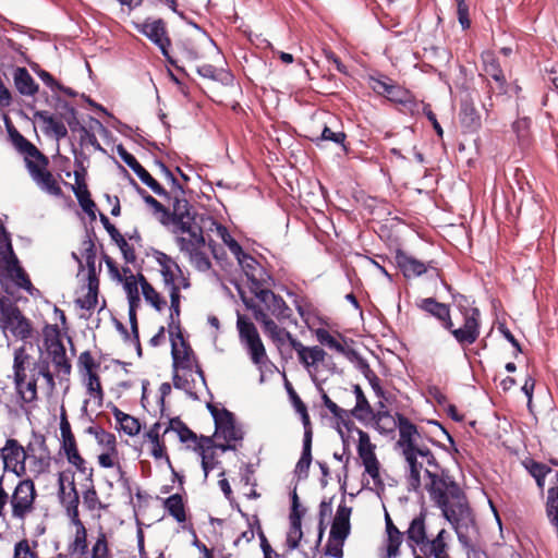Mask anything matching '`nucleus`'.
<instances>
[{
	"label": "nucleus",
	"instance_id": "f257e3e1",
	"mask_svg": "<svg viewBox=\"0 0 558 558\" xmlns=\"http://www.w3.org/2000/svg\"><path fill=\"white\" fill-rule=\"evenodd\" d=\"M392 422L399 430V439L396 445L401 449L408 465L405 474L408 490L423 494L421 472L425 464L424 489L456 531L460 544L470 548L471 541L468 531L470 526H474L475 520L465 494L448 472L441 469L433 452L420 444L422 434L412 421Z\"/></svg>",
	"mask_w": 558,
	"mask_h": 558
},
{
	"label": "nucleus",
	"instance_id": "f03ea898",
	"mask_svg": "<svg viewBox=\"0 0 558 558\" xmlns=\"http://www.w3.org/2000/svg\"><path fill=\"white\" fill-rule=\"evenodd\" d=\"M452 296L459 313L463 317V325L458 328L453 324L449 304L438 302L435 298L430 296L416 301V307L427 316L435 318L462 348H465L473 344L480 337L481 312L477 307L473 306V302L465 295L458 293Z\"/></svg>",
	"mask_w": 558,
	"mask_h": 558
},
{
	"label": "nucleus",
	"instance_id": "7ed1b4c3",
	"mask_svg": "<svg viewBox=\"0 0 558 558\" xmlns=\"http://www.w3.org/2000/svg\"><path fill=\"white\" fill-rule=\"evenodd\" d=\"M0 266L1 274L4 277V286H1V289L4 293L12 295L13 292L11 290L10 282L20 289L25 290L31 295H34V292L37 291L33 286L27 272L22 267L11 242L10 233H5L0 235Z\"/></svg>",
	"mask_w": 558,
	"mask_h": 558
},
{
	"label": "nucleus",
	"instance_id": "20e7f679",
	"mask_svg": "<svg viewBox=\"0 0 558 558\" xmlns=\"http://www.w3.org/2000/svg\"><path fill=\"white\" fill-rule=\"evenodd\" d=\"M32 364L33 359L24 347L14 351V385L21 400L28 405L25 409L26 414H28V410L37 401V376L33 377L31 375L29 368H32Z\"/></svg>",
	"mask_w": 558,
	"mask_h": 558
},
{
	"label": "nucleus",
	"instance_id": "39448f33",
	"mask_svg": "<svg viewBox=\"0 0 558 558\" xmlns=\"http://www.w3.org/2000/svg\"><path fill=\"white\" fill-rule=\"evenodd\" d=\"M236 327L240 341L246 348L253 364L262 367L269 362L265 345L255 325L250 319L240 315L236 320Z\"/></svg>",
	"mask_w": 558,
	"mask_h": 558
},
{
	"label": "nucleus",
	"instance_id": "423d86ee",
	"mask_svg": "<svg viewBox=\"0 0 558 558\" xmlns=\"http://www.w3.org/2000/svg\"><path fill=\"white\" fill-rule=\"evenodd\" d=\"M35 484L32 480H23L15 487L11 496L12 517L24 521L35 509Z\"/></svg>",
	"mask_w": 558,
	"mask_h": 558
},
{
	"label": "nucleus",
	"instance_id": "0eeeda50",
	"mask_svg": "<svg viewBox=\"0 0 558 558\" xmlns=\"http://www.w3.org/2000/svg\"><path fill=\"white\" fill-rule=\"evenodd\" d=\"M395 262L403 277L407 279L420 277L427 271H430V276H434L435 278H441V269L436 267V263L434 260L424 263L401 248L396 251Z\"/></svg>",
	"mask_w": 558,
	"mask_h": 558
},
{
	"label": "nucleus",
	"instance_id": "6e6552de",
	"mask_svg": "<svg viewBox=\"0 0 558 558\" xmlns=\"http://www.w3.org/2000/svg\"><path fill=\"white\" fill-rule=\"evenodd\" d=\"M58 498L60 504L64 507L70 520L80 523V496L75 487L73 475L66 472H60L58 474Z\"/></svg>",
	"mask_w": 558,
	"mask_h": 558
},
{
	"label": "nucleus",
	"instance_id": "1a4fd4ad",
	"mask_svg": "<svg viewBox=\"0 0 558 558\" xmlns=\"http://www.w3.org/2000/svg\"><path fill=\"white\" fill-rule=\"evenodd\" d=\"M32 450L33 449L31 445H28L27 448L25 449L19 445L17 440L8 439L5 447L2 450V460L4 469L12 471L17 476L24 475L26 472V459L34 458V456L31 454Z\"/></svg>",
	"mask_w": 558,
	"mask_h": 558
},
{
	"label": "nucleus",
	"instance_id": "9d476101",
	"mask_svg": "<svg viewBox=\"0 0 558 558\" xmlns=\"http://www.w3.org/2000/svg\"><path fill=\"white\" fill-rule=\"evenodd\" d=\"M48 165L49 162L44 163L43 160L25 158V166L36 184L48 194L60 197L62 195V189L52 173L47 170Z\"/></svg>",
	"mask_w": 558,
	"mask_h": 558
},
{
	"label": "nucleus",
	"instance_id": "9b49d317",
	"mask_svg": "<svg viewBox=\"0 0 558 558\" xmlns=\"http://www.w3.org/2000/svg\"><path fill=\"white\" fill-rule=\"evenodd\" d=\"M238 262L247 277V280L251 282L252 293L255 294L257 290L270 286L272 281L271 276L252 255H242V258Z\"/></svg>",
	"mask_w": 558,
	"mask_h": 558
},
{
	"label": "nucleus",
	"instance_id": "f8f14e48",
	"mask_svg": "<svg viewBox=\"0 0 558 558\" xmlns=\"http://www.w3.org/2000/svg\"><path fill=\"white\" fill-rule=\"evenodd\" d=\"M305 509L301 508L299 496L294 489L291 495V511L289 514V530L286 538V546L289 551L296 549L303 537L302 518Z\"/></svg>",
	"mask_w": 558,
	"mask_h": 558
},
{
	"label": "nucleus",
	"instance_id": "ddd939ff",
	"mask_svg": "<svg viewBox=\"0 0 558 558\" xmlns=\"http://www.w3.org/2000/svg\"><path fill=\"white\" fill-rule=\"evenodd\" d=\"M117 153L120 158L135 172L140 180L146 184L155 194L162 197H169V192H167L163 186L150 175V173L137 161V159L131 153L126 150L122 144L117 146Z\"/></svg>",
	"mask_w": 558,
	"mask_h": 558
},
{
	"label": "nucleus",
	"instance_id": "4468645a",
	"mask_svg": "<svg viewBox=\"0 0 558 558\" xmlns=\"http://www.w3.org/2000/svg\"><path fill=\"white\" fill-rule=\"evenodd\" d=\"M134 26L138 33L151 40L161 52H165L166 47L171 46L163 20L157 19L151 21L147 19L142 23H134Z\"/></svg>",
	"mask_w": 558,
	"mask_h": 558
},
{
	"label": "nucleus",
	"instance_id": "2eb2a0df",
	"mask_svg": "<svg viewBox=\"0 0 558 558\" xmlns=\"http://www.w3.org/2000/svg\"><path fill=\"white\" fill-rule=\"evenodd\" d=\"M215 434L217 440L222 439L226 444L217 442L216 448L222 451L235 450V445L232 442L241 441L243 439V430L235 424L236 421H214Z\"/></svg>",
	"mask_w": 558,
	"mask_h": 558
},
{
	"label": "nucleus",
	"instance_id": "dca6fc26",
	"mask_svg": "<svg viewBox=\"0 0 558 558\" xmlns=\"http://www.w3.org/2000/svg\"><path fill=\"white\" fill-rule=\"evenodd\" d=\"M5 129L9 135V138L15 149L25 155V158H29L32 160H43L44 163H48L49 159L46 155H44L33 143H31L26 137H24L13 125L9 118L4 119Z\"/></svg>",
	"mask_w": 558,
	"mask_h": 558
},
{
	"label": "nucleus",
	"instance_id": "f3484780",
	"mask_svg": "<svg viewBox=\"0 0 558 558\" xmlns=\"http://www.w3.org/2000/svg\"><path fill=\"white\" fill-rule=\"evenodd\" d=\"M255 296L265 304L267 311H269L278 320L291 318L292 310L288 306L286 301L280 295L274 293L269 287L257 290Z\"/></svg>",
	"mask_w": 558,
	"mask_h": 558
},
{
	"label": "nucleus",
	"instance_id": "a211bd4d",
	"mask_svg": "<svg viewBox=\"0 0 558 558\" xmlns=\"http://www.w3.org/2000/svg\"><path fill=\"white\" fill-rule=\"evenodd\" d=\"M7 316L1 317V328L10 330L19 339L25 340L32 336V326L29 320L23 316L20 308H10Z\"/></svg>",
	"mask_w": 558,
	"mask_h": 558
},
{
	"label": "nucleus",
	"instance_id": "6ab92c4d",
	"mask_svg": "<svg viewBox=\"0 0 558 558\" xmlns=\"http://www.w3.org/2000/svg\"><path fill=\"white\" fill-rule=\"evenodd\" d=\"M179 228L183 233L189 234V238L179 236L177 239V242L182 252H192L196 248H202L205 245L203 229L196 222L195 218L179 225Z\"/></svg>",
	"mask_w": 558,
	"mask_h": 558
},
{
	"label": "nucleus",
	"instance_id": "aec40b11",
	"mask_svg": "<svg viewBox=\"0 0 558 558\" xmlns=\"http://www.w3.org/2000/svg\"><path fill=\"white\" fill-rule=\"evenodd\" d=\"M304 427L303 448L301 457L295 465L294 473L300 480L307 478L308 470L312 463V441L313 427L312 421H302Z\"/></svg>",
	"mask_w": 558,
	"mask_h": 558
},
{
	"label": "nucleus",
	"instance_id": "412c9836",
	"mask_svg": "<svg viewBox=\"0 0 558 558\" xmlns=\"http://www.w3.org/2000/svg\"><path fill=\"white\" fill-rule=\"evenodd\" d=\"M171 341V355L173 360V367L191 369V356L193 355V350L184 338L183 332L179 335H174V337H170Z\"/></svg>",
	"mask_w": 558,
	"mask_h": 558
},
{
	"label": "nucleus",
	"instance_id": "4be33fe9",
	"mask_svg": "<svg viewBox=\"0 0 558 558\" xmlns=\"http://www.w3.org/2000/svg\"><path fill=\"white\" fill-rule=\"evenodd\" d=\"M425 517V511H421L420 514L410 522L409 529L405 531L407 539L413 549V554H416L415 546L428 543Z\"/></svg>",
	"mask_w": 558,
	"mask_h": 558
},
{
	"label": "nucleus",
	"instance_id": "5701e85b",
	"mask_svg": "<svg viewBox=\"0 0 558 558\" xmlns=\"http://www.w3.org/2000/svg\"><path fill=\"white\" fill-rule=\"evenodd\" d=\"M170 294V314L168 319V332L170 337H174V335H179L183 332V328L181 326L180 315H181V293L180 287H173L169 290Z\"/></svg>",
	"mask_w": 558,
	"mask_h": 558
},
{
	"label": "nucleus",
	"instance_id": "b1692460",
	"mask_svg": "<svg viewBox=\"0 0 558 558\" xmlns=\"http://www.w3.org/2000/svg\"><path fill=\"white\" fill-rule=\"evenodd\" d=\"M154 256H155L156 262L161 267L160 272H161L165 286L169 290L172 289L173 287H180L175 282V275H174V270L182 274L179 265L163 252L155 251Z\"/></svg>",
	"mask_w": 558,
	"mask_h": 558
},
{
	"label": "nucleus",
	"instance_id": "393cba45",
	"mask_svg": "<svg viewBox=\"0 0 558 558\" xmlns=\"http://www.w3.org/2000/svg\"><path fill=\"white\" fill-rule=\"evenodd\" d=\"M374 85L373 89L385 97H387L390 101L399 104L404 95H407L408 89L401 87L400 85L393 83L390 78H373Z\"/></svg>",
	"mask_w": 558,
	"mask_h": 558
},
{
	"label": "nucleus",
	"instance_id": "a878e982",
	"mask_svg": "<svg viewBox=\"0 0 558 558\" xmlns=\"http://www.w3.org/2000/svg\"><path fill=\"white\" fill-rule=\"evenodd\" d=\"M296 353L300 363L307 369L314 368L317 371V365L325 363V357H327L325 350L318 345L305 347L302 344V348L298 349Z\"/></svg>",
	"mask_w": 558,
	"mask_h": 558
},
{
	"label": "nucleus",
	"instance_id": "bb28decb",
	"mask_svg": "<svg viewBox=\"0 0 558 558\" xmlns=\"http://www.w3.org/2000/svg\"><path fill=\"white\" fill-rule=\"evenodd\" d=\"M546 515L558 534V471L554 472L551 486L547 490Z\"/></svg>",
	"mask_w": 558,
	"mask_h": 558
},
{
	"label": "nucleus",
	"instance_id": "cd10ccee",
	"mask_svg": "<svg viewBox=\"0 0 558 558\" xmlns=\"http://www.w3.org/2000/svg\"><path fill=\"white\" fill-rule=\"evenodd\" d=\"M14 85L20 94L34 96L38 92V84L25 68H16L13 73Z\"/></svg>",
	"mask_w": 558,
	"mask_h": 558
},
{
	"label": "nucleus",
	"instance_id": "c85d7f7f",
	"mask_svg": "<svg viewBox=\"0 0 558 558\" xmlns=\"http://www.w3.org/2000/svg\"><path fill=\"white\" fill-rule=\"evenodd\" d=\"M459 117L462 126L468 131H475L481 128V116L472 101L463 100L461 102Z\"/></svg>",
	"mask_w": 558,
	"mask_h": 558
},
{
	"label": "nucleus",
	"instance_id": "c756f323",
	"mask_svg": "<svg viewBox=\"0 0 558 558\" xmlns=\"http://www.w3.org/2000/svg\"><path fill=\"white\" fill-rule=\"evenodd\" d=\"M386 532H387V556L389 558L397 557L399 547L402 543L403 533L393 524L390 515L386 512Z\"/></svg>",
	"mask_w": 558,
	"mask_h": 558
},
{
	"label": "nucleus",
	"instance_id": "7c9ffc66",
	"mask_svg": "<svg viewBox=\"0 0 558 558\" xmlns=\"http://www.w3.org/2000/svg\"><path fill=\"white\" fill-rule=\"evenodd\" d=\"M484 72L498 84V94L504 95L507 93V80L496 58L488 57L484 60Z\"/></svg>",
	"mask_w": 558,
	"mask_h": 558
},
{
	"label": "nucleus",
	"instance_id": "2f4dec72",
	"mask_svg": "<svg viewBox=\"0 0 558 558\" xmlns=\"http://www.w3.org/2000/svg\"><path fill=\"white\" fill-rule=\"evenodd\" d=\"M167 512L179 523L186 521L185 507L180 494H173L163 500Z\"/></svg>",
	"mask_w": 558,
	"mask_h": 558
},
{
	"label": "nucleus",
	"instance_id": "473e14b6",
	"mask_svg": "<svg viewBox=\"0 0 558 558\" xmlns=\"http://www.w3.org/2000/svg\"><path fill=\"white\" fill-rule=\"evenodd\" d=\"M35 118L47 124V128L53 132L58 140L68 136V128L65 126V122L54 118L50 112L45 110L37 111L35 112Z\"/></svg>",
	"mask_w": 558,
	"mask_h": 558
},
{
	"label": "nucleus",
	"instance_id": "72a5a7b5",
	"mask_svg": "<svg viewBox=\"0 0 558 558\" xmlns=\"http://www.w3.org/2000/svg\"><path fill=\"white\" fill-rule=\"evenodd\" d=\"M72 190L82 209L88 215L90 220H95L97 207L95 202L90 198L87 185L72 186Z\"/></svg>",
	"mask_w": 558,
	"mask_h": 558
},
{
	"label": "nucleus",
	"instance_id": "f704fd0d",
	"mask_svg": "<svg viewBox=\"0 0 558 558\" xmlns=\"http://www.w3.org/2000/svg\"><path fill=\"white\" fill-rule=\"evenodd\" d=\"M347 134L343 131H332L331 128L325 125L320 135L316 138H312L317 147L322 146L323 142L330 141L337 145H340L344 153L349 151V147L345 145Z\"/></svg>",
	"mask_w": 558,
	"mask_h": 558
},
{
	"label": "nucleus",
	"instance_id": "c9c22d12",
	"mask_svg": "<svg viewBox=\"0 0 558 558\" xmlns=\"http://www.w3.org/2000/svg\"><path fill=\"white\" fill-rule=\"evenodd\" d=\"M191 210L192 206L190 203L185 198H180L179 195H175L173 202V222L177 226L195 218Z\"/></svg>",
	"mask_w": 558,
	"mask_h": 558
},
{
	"label": "nucleus",
	"instance_id": "e433bc0d",
	"mask_svg": "<svg viewBox=\"0 0 558 558\" xmlns=\"http://www.w3.org/2000/svg\"><path fill=\"white\" fill-rule=\"evenodd\" d=\"M85 487L86 489L83 492L84 506L90 511L96 509H104L106 506L102 505L98 498V494L94 486V481L86 482Z\"/></svg>",
	"mask_w": 558,
	"mask_h": 558
},
{
	"label": "nucleus",
	"instance_id": "4c0bfd02",
	"mask_svg": "<svg viewBox=\"0 0 558 558\" xmlns=\"http://www.w3.org/2000/svg\"><path fill=\"white\" fill-rule=\"evenodd\" d=\"M29 372L33 377L37 376L38 378L39 376H43L50 390L54 388L53 375L50 372L49 363L46 360L38 362L33 361L32 368H29Z\"/></svg>",
	"mask_w": 558,
	"mask_h": 558
},
{
	"label": "nucleus",
	"instance_id": "58836bf2",
	"mask_svg": "<svg viewBox=\"0 0 558 558\" xmlns=\"http://www.w3.org/2000/svg\"><path fill=\"white\" fill-rule=\"evenodd\" d=\"M87 430L95 436L99 445L108 450H116V436L113 434L106 432L99 426L89 427Z\"/></svg>",
	"mask_w": 558,
	"mask_h": 558
},
{
	"label": "nucleus",
	"instance_id": "ea45409f",
	"mask_svg": "<svg viewBox=\"0 0 558 558\" xmlns=\"http://www.w3.org/2000/svg\"><path fill=\"white\" fill-rule=\"evenodd\" d=\"M60 432L63 440V449L65 454L72 453L77 450L74 435L71 430L70 421H60Z\"/></svg>",
	"mask_w": 558,
	"mask_h": 558
},
{
	"label": "nucleus",
	"instance_id": "a19ab883",
	"mask_svg": "<svg viewBox=\"0 0 558 558\" xmlns=\"http://www.w3.org/2000/svg\"><path fill=\"white\" fill-rule=\"evenodd\" d=\"M284 387L287 389V392L289 395V399L295 409L296 413L300 415V418H310V415L307 413V408L305 403L301 400L294 388L292 387V384L289 380H286Z\"/></svg>",
	"mask_w": 558,
	"mask_h": 558
},
{
	"label": "nucleus",
	"instance_id": "79ce46f5",
	"mask_svg": "<svg viewBox=\"0 0 558 558\" xmlns=\"http://www.w3.org/2000/svg\"><path fill=\"white\" fill-rule=\"evenodd\" d=\"M353 393L355 395V405L350 410L351 415L355 416V418H360L356 414L357 412L371 413V405L359 385L353 386Z\"/></svg>",
	"mask_w": 558,
	"mask_h": 558
},
{
	"label": "nucleus",
	"instance_id": "37998d69",
	"mask_svg": "<svg viewBox=\"0 0 558 558\" xmlns=\"http://www.w3.org/2000/svg\"><path fill=\"white\" fill-rule=\"evenodd\" d=\"M142 293L145 301L149 303L156 311L161 312L166 307L167 301L160 295V293L156 291L153 286L146 287L144 290H142Z\"/></svg>",
	"mask_w": 558,
	"mask_h": 558
},
{
	"label": "nucleus",
	"instance_id": "c03bdc74",
	"mask_svg": "<svg viewBox=\"0 0 558 558\" xmlns=\"http://www.w3.org/2000/svg\"><path fill=\"white\" fill-rule=\"evenodd\" d=\"M68 461L73 464L78 472L85 475L86 482H93V469L86 466L85 460L78 453V450L66 454Z\"/></svg>",
	"mask_w": 558,
	"mask_h": 558
},
{
	"label": "nucleus",
	"instance_id": "a18cd8bd",
	"mask_svg": "<svg viewBox=\"0 0 558 558\" xmlns=\"http://www.w3.org/2000/svg\"><path fill=\"white\" fill-rule=\"evenodd\" d=\"M446 530H440L437 536L433 541H428L430 544L432 554L434 558H449L447 554V544L445 542Z\"/></svg>",
	"mask_w": 558,
	"mask_h": 558
},
{
	"label": "nucleus",
	"instance_id": "49530a36",
	"mask_svg": "<svg viewBox=\"0 0 558 558\" xmlns=\"http://www.w3.org/2000/svg\"><path fill=\"white\" fill-rule=\"evenodd\" d=\"M429 395L435 399V401L445 408V411L449 418H462L458 415L457 409L453 404H449L447 402V397L436 387L429 389Z\"/></svg>",
	"mask_w": 558,
	"mask_h": 558
},
{
	"label": "nucleus",
	"instance_id": "de8ad7c7",
	"mask_svg": "<svg viewBox=\"0 0 558 558\" xmlns=\"http://www.w3.org/2000/svg\"><path fill=\"white\" fill-rule=\"evenodd\" d=\"M54 100V110L57 112V116L59 120H68L71 118V116L77 114L76 109L66 100L62 99L61 97L57 96L53 97Z\"/></svg>",
	"mask_w": 558,
	"mask_h": 558
},
{
	"label": "nucleus",
	"instance_id": "09e8293b",
	"mask_svg": "<svg viewBox=\"0 0 558 558\" xmlns=\"http://www.w3.org/2000/svg\"><path fill=\"white\" fill-rule=\"evenodd\" d=\"M92 558H112L108 547L107 536L104 532H99L96 543L92 548Z\"/></svg>",
	"mask_w": 558,
	"mask_h": 558
},
{
	"label": "nucleus",
	"instance_id": "8fccbe9b",
	"mask_svg": "<svg viewBox=\"0 0 558 558\" xmlns=\"http://www.w3.org/2000/svg\"><path fill=\"white\" fill-rule=\"evenodd\" d=\"M84 376L86 377V380H87L86 385H87V390H88L90 397H93L94 400L100 404L101 400H102V389H101L99 376L97 375V373H90V374H86Z\"/></svg>",
	"mask_w": 558,
	"mask_h": 558
},
{
	"label": "nucleus",
	"instance_id": "3c124183",
	"mask_svg": "<svg viewBox=\"0 0 558 558\" xmlns=\"http://www.w3.org/2000/svg\"><path fill=\"white\" fill-rule=\"evenodd\" d=\"M523 465L532 477L547 476L549 473L553 472L551 468L542 462H537L533 459L524 460Z\"/></svg>",
	"mask_w": 558,
	"mask_h": 558
},
{
	"label": "nucleus",
	"instance_id": "603ef678",
	"mask_svg": "<svg viewBox=\"0 0 558 558\" xmlns=\"http://www.w3.org/2000/svg\"><path fill=\"white\" fill-rule=\"evenodd\" d=\"M317 340L323 344L335 351H342L343 344H341L327 329L318 328L315 332Z\"/></svg>",
	"mask_w": 558,
	"mask_h": 558
},
{
	"label": "nucleus",
	"instance_id": "864d4df0",
	"mask_svg": "<svg viewBox=\"0 0 558 558\" xmlns=\"http://www.w3.org/2000/svg\"><path fill=\"white\" fill-rule=\"evenodd\" d=\"M77 366L80 371L86 375L96 373V368L99 367V364L95 362L89 351H84L78 356Z\"/></svg>",
	"mask_w": 558,
	"mask_h": 558
},
{
	"label": "nucleus",
	"instance_id": "5fc2aeb1",
	"mask_svg": "<svg viewBox=\"0 0 558 558\" xmlns=\"http://www.w3.org/2000/svg\"><path fill=\"white\" fill-rule=\"evenodd\" d=\"M48 352L51 355L53 365L60 364L61 362H69L65 348L59 339L51 341L50 345L48 347Z\"/></svg>",
	"mask_w": 558,
	"mask_h": 558
},
{
	"label": "nucleus",
	"instance_id": "6e6d98bb",
	"mask_svg": "<svg viewBox=\"0 0 558 558\" xmlns=\"http://www.w3.org/2000/svg\"><path fill=\"white\" fill-rule=\"evenodd\" d=\"M359 456L363 461V464L368 463L371 460H377L376 454L374 452L373 446L369 444L367 436L361 434L360 444H359Z\"/></svg>",
	"mask_w": 558,
	"mask_h": 558
},
{
	"label": "nucleus",
	"instance_id": "4d7b16f0",
	"mask_svg": "<svg viewBox=\"0 0 558 558\" xmlns=\"http://www.w3.org/2000/svg\"><path fill=\"white\" fill-rule=\"evenodd\" d=\"M288 342L293 350H298L302 348V343L293 337V335L288 331L286 328H281L279 331V336L275 338L274 343L277 345L279 350Z\"/></svg>",
	"mask_w": 558,
	"mask_h": 558
},
{
	"label": "nucleus",
	"instance_id": "13d9d810",
	"mask_svg": "<svg viewBox=\"0 0 558 558\" xmlns=\"http://www.w3.org/2000/svg\"><path fill=\"white\" fill-rule=\"evenodd\" d=\"M169 422V426H167L163 430V434H166L170 428H174V424L178 425V434H179V437H180V440L182 442H186L189 440H195L196 439V435L194 432H192L189 427H186L184 424H183V421H168Z\"/></svg>",
	"mask_w": 558,
	"mask_h": 558
},
{
	"label": "nucleus",
	"instance_id": "bf43d9fd",
	"mask_svg": "<svg viewBox=\"0 0 558 558\" xmlns=\"http://www.w3.org/2000/svg\"><path fill=\"white\" fill-rule=\"evenodd\" d=\"M351 524L332 521L329 537L344 542L350 534Z\"/></svg>",
	"mask_w": 558,
	"mask_h": 558
},
{
	"label": "nucleus",
	"instance_id": "052dcab7",
	"mask_svg": "<svg viewBox=\"0 0 558 558\" xmlns=\"http://www.w3.org/2000/svg\"><path fill=\"white\" fill-rule=\"evenodd\" d=\"M186 253L190 255L191 260L195 264L198 270L206 271L211 267L209 258L201 251V248Z\"/></svg>",
	"mask_w": 558,
	"mask_h": 558
},
{
	"label": "nucleus",
	"instance_id": "680f3d73",
	"mask_svg": "<svg viewBox=\"0 0 558 558\" xmlns=\"http://www.w3.org/2000/svg\"><path fill=\"white\" fill-rule=\"evenodd\" d=\"M131 182L137 189V192L143 196L144 202L154 209L155 213H167L166 207L157 201L155 197L149 195L144 189L140 187V185L132 179Z\"/></svg>",
	"mask_w": 558,
	"mask_h": 558
},
{
	"label": "nucleus",
	"instance_id": "e2e57ef3",
	"mask_svg": "<svg viewBox=\"0 0 558 558\" xmlns=\"http://www.w3.org/2000/svg\"><path fill=\"white\" fill-rule=\"evenodd\" d=\"M457 14L459 23L461 24L462 28H470L471 21L469 17V5L465 2V0H457Z\"/></svg>",
	"mask_w": 558,
	"mask_h": 558
},
{
	"label": "nucleus",
	"instance_id": "0e129e2a",
	"mask_svg": "<svg viewBox=\"0 0 558 558\" xmlns=\"http://www.w3.org/2000/svg\"><path fill=\"white\" fill-rule=\"evenodd\" d=\"M343 544H344V542H340V541L329 537L328 542L325 546V555L333 557V558H342L343 557Z\"/></svg>",
	"mask_w": 558,
	"mask_h": 558
},
{
	"label": "nucleus",
	"instance_id": "69168bd1",
	"mask_svg": "<svg viewBox=\"0 0 558 558\" xmlns=\"http://www.w3.org/2000/svg\"><path fill=\"white\" fill-rule=\"evenodd\" d=\"M114 243L119 246V248H120V251H121V253H122V255H123V258H124V260H125L126 263H129V264H133V263L136 260L135 251H134L133 246H131V245L126 242V240H125V238H124V236L120 238V239H119L117 242H114Z\"/></svg>",
	"mask_w": 558,
	"mask_h": 558
},
{
	"label": "nucleus",
	"instance_id": "338daca9",
	"mask_svg": "<svg viewBox=\"0 0 558 558\" xmlns=\"http://www.w3.org/2000/svg\"><path fill=\"white\" fill-rule=\"evenodd\" d=\"M116 428L122 429L130 436H135L141 432L142 425L141 421H117Z\"/></svg>",
	"mask_w": 558,
	"mask_h": 558
},
{
	"label": "nucleus",
	"instance_id": "774afa93",
	"mask_svg": "<svg viewBox=\"0 0 558 558\" xmlns=\"http://www.w3.org/2000/svg\"><path fill=\"white\" fill-rule=\"evenodd\" d=\"M14 558H37V555L31 550L28 542L23 539L15 544Z\"/></svg>",
	"mask_w": 558,
	"mask_h": 558
}]
</instances>
